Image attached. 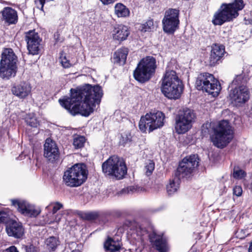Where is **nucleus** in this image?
Returning a JSON list of instances; mask_svg holds the SVG:
<instances>
[{
	"instance_id": "1",
	"label": "nucleus",
	"mask_w": 252,
	"mask_h": 252,
	"mask_svg": "<svg viewBox=\"0 0 252 252\" xmlns=\"http://www.w3.org/2000/svg\"><path fill=\"white\" fill-rule=\"evenodd\" d=\"M71 96L65 99L59 100L60 104L73 115L79 114L87 117L99 104L103 93L99 85L87 84L80 89H71Z\"/></svg>"
},
{
	"instance_id": "2",
	"label": "nucleus",
	"mask_w": 252,
	"mask_h": 252,
	"mask_svg": "<svg viewBox=\"0 0 252 252\" xmlns=\"http://www.w3.org/2000/svg\"><path fill=\"white\" fill-rule=\"evenodd\" d=\"M184 86L176 72L167 71L162 79L161 91L164 95L169 99L179 98L183 93Z\"/></svg>"
},
{
	"instance_id": "3",
	"label": "nucleus",
	"mask_w": 252,
	"mask_h": 252,
	"mask_svg": "<svg viewBox=\"0 0 252 252\" xmlns=\"http://www.w3.org/2000/svg\"><path fill=\"white\" fill-rule=\"evenodd\" d=\"M244 6L243 0H233L231 3H222L214 15L213 23L221 25L225 22L232 21L239 15L238 11Z\"/></svg>"
},
{
	"instance_id": "4",
	"label": "nucleus",
	"mask_w": 252,
	"mask_h": 252,
	"mask_svg": "<svg viewBox=\"0 0 252 252\" xmlns=\"http://www.w3.org/2000/svg\"><path fill=\"white\" fill-rule=\"evenodd\" d=\"M88 176V171L83 163H77L64 172L63 177L64 184L69 187H77L83 184Z\"/></svg>"
},
{
	"instance_id": "5",
	"label": "nucleus",
	"mask_w": 252,
	"mask_h": 252,
	"mask_svg": "<svg viewBox=\"0 0 252 252\" xmlns=\"http://www.w3.org/2000/svg\"><path fill=\"white\" fill-rule=\"evenodd\" d=\"M247 79L243 75H237L232 82V85L235 86L229 93L232 102L236 105H241L250 98V92L246 85Z\"/></svg>"
},
{
	"instance_id": "6",
	"label": "nucleus",
	"mask_w": 252,
	"mask_h": 252,
	"mask_svg": "<svg viewBox=\"0 0 252 252\" xmlns=\"http://www.w3.org/2000/svg\"><path fill=\"white\" fill-rule=\"evenodd\" d=\"M18 58L11 48H5L1 54L0 62V77L8 79L14 77L17 70Z\"/></svg>"
},
{
	"instance_id": "7",
	"label": "nucleus",
	"mask_w": 252,
	"mask_h": 252,
	"mask_svg": "<svg viewBox=\"0 0 252 252\" xmlns=\"http://www.w3.org/2000/svg\"><path fill=\"white\" fill-rule=\"evenodd\" d=\"M233 137V131L228 121L223 120L219 123L214 129L212 136L213 144L218 148H223L231 141Z\"/></svg>"
},
{
	"instance_id": "8",
	"label": "nucleus",
	"mask_w": 252,
	"mask_h": 252,
	"mask_svg": "<svg viewBox=\"0 0 252 252\" xmlns=\"http://www.w3.org/2000/svg\"><path fill=\"white\" fill-rule=\"evenodd\" d=\"M156 61L153 57H147L141 60L133 72L134 78L140 83L148 81L155 72Z\"/></svg>"
},
{
	"instance_id": "9",
	"label": "nucleus",
	"mask_w": 252,
	"mask_h": 252,
	"mask_svg": "<svg viewBox=\"0 0 252 252\" xmlns=\"http://www.w3.org/2000/svg\"><path fill=\"white\" fill-rule=\"evenodd\" d=\"M102 170L106 175L114 176L118 179H122L127 172L125 162L115 156L103 163Z\"/></svg>"
},
{
	"instance_id": "10",
	"label": "nucleus",
	"mask_w": 252,
	"mask_h": 252,
	"mask_svg": "<svg viewBox=\"0 0 252 252\" xmlns=\"http://www.w3.org/2000/svg\"><path fill=\"white\" fill-rule=\"evenodd\" d=\"M197 90H202L212 95L214 97L218 95L220 89V85L212 74L208 73H200L196 81Z\"/></svg>"
},
{
	"instance_id": "11",
	"label": "nucleus",
	"mask_w": 252,
	"mask_h": 252,
	"mask_svg": "<svg viewBox=\"0 0 252 252\" xmlns=\"http://www.w3.org/2000/svg\"><path fill=\"white\" fill-rule=\"evenodd\" d=\"M196 115L194 111L189 108L180 109L176 117L175 129L177 133H184L190 129Z\"/></svg>"
},
{
	"instance_id": "12",
	"label": "nucleus",
	"mask_w": 252,
	"mask_h": 252,
	"mask_svg": "<svg viewBox=\"0 0 252 252\" xmlns=\"http://www.w3.org/2000/svg\"><path fill=\"white\" fill-rule=\"evenodd\" d=\"M164 115L160 111L147 113L144 117H142L139 123L140 129L143 132L148 128L149 131L159 128L163 125Z\"/></svg>"
},
{
	"instance_id": "13",
	"label": "nucleus",
	"mask_w": 252,
	"mask_h": 252,
	"mask_svg": "<svg viewBox=\"0 0 252 252\" xmlns=\"http://www.w3.org/2000/svg\"><path fill=\"white\" fill-rule=\"evenodd\" d=\"M199 158L197 155H192L184 158L177 168L175 176L179 178L189 177L198 165Z\"/></svg>"
},
{
	"instance_id": "14",
	"label": "nucleus",
	"mask_w": 252,
	"mask_h": 252,
	"mask_svg": "<svg viewBox=\"0 0 252 252\" xmlns=\"http://www.w3.org/2000/svg\"><path fill=\"white\" fill-rule=\"evenodd\" d=\"M179 10L177 9H169L165 12L162 20L163 30L168 34H172L178 29L180 21Z\"/></svg>"
},
{
	"instance_id": "15",
	"label": "nucleus",
	"mask_w": 252,
	"mask_h": 252,
	"mask_svg": "<svg viewBox=\"0 0 252 252\" xmlns=\"http://www.w3.org/2000/svg\"><path fill=\"white\" fill-rule=\"evenodd\" d=\"M25 40L29 53L34 55L39 53L41 39L34 30L29 31L26 33Z\"/></svg>"
},
{
	"instance_id": "16",
	"label": "nucleus",
	"mask_w": 252,
	"mask_h": 252,
	"mask_svg": "<svg viewBox=\"0 0 252 252\" xmlns=\"http://www.w3.org/2000/svg\"><path fill=\"white\" fill-rule=\"evenodd\" d=\"M149 238L153 247L158 252H168L169 251L167 240L162 235H158L153 231L149 234Z\"/></svg>"
},
{
	"instance_id": "17",
	"label": "nucleus",
	"mask_w": 252,
	"mask_h": 252,
	"mask_svg": "<svg viewBox=\"0 0 252 252\" xmlns=\"http://www.w3.org/2000/svg\"><path fill=\"white\" fill-rule=\"evenodd\" d=\"M12 205L17 207L21 214L30 217H36L40 214V211L25 201L12 200Z\"/></svg>"
},
{
	"instance_id": "18",
	"label": "nucleus",
	"mask_w": 252,
	"mask_h": 252,
	"mask_svg": "<svg viewBox=\"0 0 252 252\" xmlns=\"http://www.w3.org/2000/svg\"><path fill=\"white\" fill-rule=\"evenodd\" d=\"M44 156L49 160L54 162L58 159L59 151L56 143L47 139L44 145Z\"/></svg>"
},
{
	"instance_id": "19",
	"label": "nucleus",
	"mask_w": 252,
	"mask_h": 252,
	"mask_svg": "<svg viewBox=\"0 0 252 252\" xmlns=\"http://www.w3.org/2000/svg\"><path fill=\"white\" fill-rule=\"evenodd\" d=\"M6 231L9 236L21 238L24 234V228L22 223L15 220L9 222L6 226Z\"/></svg>"
},
{
	"instance_id": "20",
	"label": "nucleus",
	"mask_w": 252,
	"mask_h": 252,
	"mask_svg": "<svg viewBox=\"0 0 252 252\" xmlns=\"http://www.w3.org/2000/svg\"><path fill=\"white\" fill-rule=\"evenodd\" d=\"M225 53V48L222 45L214 44L212 46V50L209 60L210 66H214L218 63L219 61L223 57Z\"/></svg>"
},
{
	"instance_id": "21",
	"label": "nucleus",
	"mask_w": 252,
	"mask_h": 252,
	"mask_svg": "<svg viewBox=\"0 0 252 252\" xmlns=\"http://www.w3.org/2000/svg\"><path fill=\"white\" fill-rule=\"evenodd\" d=\"M32 87L31 85L26 82L13 86L11 89L12 94L19 98L24 99L31 94Z\"/></svg>"
},
{
	"instance_id": "22",
	"label": "nucleus",
	"mask_w": 252,
	"mask_h": 252,
	"mask_svg": "<svg viewBox=\"0 0 252 252\" xmlns=\"http://www.w3.org/2000/svg\"><path fill=\"white\" fill-rule=\"evenodd\" d=\"M129 31L127 27L123 25H118L114 27L112 32L114 39L119 41L126 40L128 35Z\"/></svg>"
},
{
	"instance_id": "23",
	"label": "nucleus",
	"mask_w": 252,
	"mask_h": 252,
	"mask_svg": "<svg viewBox=\"0 0 252 252\" xmlns=\"http://www.w3.org/2000/svg\"><path fill=\"white\" fill-rule=\"evenodd\" d=\"M2 20L9 24H14L18 20L17 13L16 10L11 7H4L1 11Z\"/></svg>"
},
{
	"instance_id": "24",
	"label": "nucleus",
	"mask_w": 252,
	"mask_h": 252,
	"mask_svg": "<svg viewBox=\"0 0 252 252\" xmlns=\"http://www.w3.org/2000/svg\"><path fill=\"white\" fill-rule=\"evenodd\" d=\"M128 54V49L126 48H123L117 50L114 54V62L121 65L125 63Z\"/></svg>"
},
{
	"instance_id": "25",
	"label": "nucleus",
	"mask_w": 252,
	"mask_h": 252,
	"mask_svg": "<svg viewBox=\"0 0 252 252\" xmlns=\"http://www.w3.org/2000/svg\"><path fill=\"white\" fill-rule=\"evenodd\" d=\"M104 247L107 252H118L121 248L120 242L111 238H109L105 242Z\"/></svg>"
},
{
	"instance_id": "26",
	"label": "nucleus",
	"mask_w": 252,
	"mask_h": 252,
	"mask_svg": "<svg viewBox=\"0 0 252 252\" xmlns=\"http://www.w3.org/2000/svg\"><path fill=\"white\" fill-rule=\"evenodd\" d=\"M180 179L175 176L173 179L170 181L169 184L166 187L167 191L169 195L174 193L179 189Z\"/></svg>"
},
{
	"instance_id": "27",
	"label": "nucleus",
	"mask_w": 252,
	"mask_h": 252,
	"mask_svg": "<svg viewBox=\"0 0 252 252\" xmlns=\"http://www.w3.org/2000/svg\"><path fill=\"white\" fill-rule=\"evenodd\" d=\"M115 13L119 17H126L129 15V11L123 4L118 3L115 6Z\"/></svg>"
},
{
	"instance_id": "28",
	"label": "nucleus",
	"mask_w": 252,
	"mask_h": 252,
	"mask_svg": "<svg viewBox=\"0 0 252 252\" xmlns=\"http://www.w3.org/2000/svg\"><path fill=\"white\" fill-rule=\"evenodd\" d=\"M45 244L49 249L54 251L60 245V241L57 237L51 236L46 240Z\"/></svg>"
},
{
	"instance_id": "29",
	"label": "nucleus",
	"mask_w": 252,
	"mask_h": 252,
	"mask_svg": "<svg viewBox=\"0 0 252 252\" xmlns=\"http://www.w3.org/2000/svg\"><path fill=\"white\" fill-rule=\"evenodd\" d=\"M25 121L29 126L36 127L39 125V122L33 113H29L25 118Z\"/></svg>"
},
{
	"instance_id": "30",
	"label": "nucleus",
	"mask_w": 252,
	"mask_h": 252,
	"mask_svg": "<svg viewBox=\"0 0 252 252\" xmlns=\"http://www.w3.org/2000/svg\"><path fill=\"white\" fill-rule=\"evenodd\" d=\"M154 28V22L152 19L148 20L140 26V30L143 32H150Z\"/></svg>"
},
{
	"instance_id": "31",
	"label": "nucleus",
	"mask_w": 252,
	"mask_h": 252,
	"mask_svg": "<svg viewBox=\"0 0 252 252\" xmlns=\"http://www.w3.org/2000/svg\"><path fill=\"white\" fill-rule=\"evenodd\" d=\"M131 138L132 136L131 133L129 132H125L122 134L120 143L121 145L125 146L126 144L131 141Z\"/></svg>"
},
{
	"instance_id": "32",
	"label": "nucleus",
	"mask_w": 252,
	"mask_h": 252,
	"mask_svg": "<svg viewBox=\"0 0 252 252\" xmlns=\"http://www.w3.org/2000/svg\"><path fill=\"white\" fill-rule=\"evenodd\" d=\"M155 169V163L153 161L149 160L145 165V174L147 176L151 175Z\"/></svg>"
},
{
	"instance_id": "33",
	"label": "nucleus",
	"mask_w": 252,
	"mask_h": 252,
	"mask_svg": "<svg viewBox=\"0 0 252 252\" xmlns=\"http://www.w3.org/2000/svg\"><path fill=\"white\" fill-rule=\"evenodd\" d=\"M85 138L83 136H77L73 140V146L75 148H81L83 147Z\"/></svg>"
},
{
	"instance_id": "34",
	"label": "nucleus",
	"mask_w": 252,
	"mask_h": 252,
	"mask_svg": "<svg viewBox=\"0 0 252 252\" xmlns=\"http://www.w3.org/2000/svg\"><path fill=\"white\" fill-rule=\"evenodd\" d=\"M246 175L245 172L242 169L235 168L233 171V176L234 178L240 179Z\"/></svg>"
},
{
	"instance_id": "35",
	"label": "nucleus",
	"mask_w": 252,
	"mask_h": 252,
	"mask_svg": "<svg viewBox=\"0 0 252 252\" xmlns=\"http://www.w3.org/2000/svg\"><path fill=\"white\" fill-rule=\"evenodd\" d=\"M60 61L62 65L64 68H68L70 66L69 61L66 59V56L63 54H62L60 56Z\"/></svg>"
},
{
	"instance_id": "36",
	"label": "nucleus",
	"mask_w": 252,
	"mask_h": 252,
	"mask_svg": "<svg viewBox=\"0 0 252 252\" xmlns=\"http://www.w3.org/2000/svg\"><path fill=\"white\" fill-rule=\"evenodd\" d=\"M22 248L25 252H37L36 247L32 244L29 245H23Z\"/></svg>"
},
{
	"instance_id": "37",
	"label": "nucleus",
	"mask_w": 252,
	"mask_h": 252,
	"mask_svg": "<svg viewBox=\"0 0 252 252\" xmlns=\"http://www.w3.org/2000/svg\"><path fill=\"white\" fill-rule=\"evenodd\" d=\"M9 215L4 211H0V222H6L8 220Z\"/></svg>"
},
{
	"instance_id": "38",
	"label": "nucleus",
	"mask_w": 252,
	"mask_h": 252,
	"mask_svg": "<svg viewBox=\"0 0 252 252\" xmlns=\"http://www.w3.org/2000/svg\"><path fill=\"white\" fill-rule=\"evenodd\" d=\"M138 187L137 186H129L127 187L126 189H123V192L124 193H133L137 190Z\"/></svg>"
},
{
	"instance_id": "39",
	"label": "nucleus",
	"mask_w": 252,
	"mask_h": 252,
	"mask_svg": "<svg viewBox=\"0 0 252 252\" xmlns=\"http://www.w3.org/2000/svg\"><path fill=\"white\" fill-rule=\"evenodd\" d=\"M242 189L240 186H236L233 189V194L237 196H240L242 193Z\"/></svg>"
},
{
	"instance_id": "40",
	"label": "nucleus",
	"mask_w": 252,
	"mask_h": 252,
	"mask_svg": "<svg viewBox=\"0 0 252 252\" xmlns=\"http://www.w3.org/2000/svg\"><path fill=\"white\" fill-rule=\"evenodd\" d=\"M98 217L96 213H89L86 214V219L88 220H94L96 219Z\"/></svg>"
},
{
	"instance_id": "41",
	"label": "nucleus",
	"mask_w": 252,
	"mask_h": 252,
	"mask_svg": "<svg viewBox=\"0 0 252 252\" xmlns=\"http://www.w3.org/2000/svg\"><path fill=\"white\" fill-rule=\"evenodd\" d=\"M63 205L61 203L59 202H56L53 207V214H55L58 210L63 208Z\"/></svg>"
},
{
	"instance_id": "42",
	"label": "nucleus",
	"mask_w": 252,
	"mask_h": 252,
	"mask_svg": "<svg viewBox=\"0 0 252 252\" xmlns=\"http://www.w3.org/2000/svg\"><path fill=\"white\" fill-rule=\"evenodd\" d=\"M5 252H19L17 248L14 246H11L5 250Z\"/></svg>"
},
{
	"instance_id": "43",
	"label": "nucleus",
	"mask_w": 252,
	"mask_h": 252,
	"mask_svg": "<svg viewBox=\"0 0 252 252\" xmlns=\"http://www.w3.org/2000/svg\"><path fill=\"white\" fill-rule=\"evenodd\" d=\"M100 1L104 4V5H108L110 4L113 3L115 0H100Z\"/></svg>"
},
{
	"instance_id": "44",
	"label": "nucleus",
	"mask_w": 252,
	"mask_h": 252,
	"mask_svg": "<svg viewBox=\"0 0 252 252\" xmlns=\"http://www.w3.org/2000/svg\"><path fill=\"white\" fill-rule=\"evenodd\" d=\"M61 219V216L57 215L55 218L56 221L59 222L60 221Z\"/></svg>"
},
{
	"instance_id": "45",
	"label": "nucleus",
	"mask_w": 252,
	"mask_h": 252,
	"mask_svg": "<svg viewBox=\"0 0 252 252\" xmlns=\"http://www.w3.org/2000/svg\"><path fill=\"white\" fill-rule=\"evenodd\" d=\"M249 252H252V242L250 243L249 248Z\"/></svg>"
},
{
	"instance_id": "46",
	"label": "nucleus",
	"mask_w": 252,
	"mask_h": 252,
	"mask_svg": "<svg viewBox=\"0 0 252 252\" xmlns=\"http://www.w3.org/2000/svg\"><path fill=\"white\" fill-rule=\"evenodd\" d=\"M72 252H80L78 250H75L72 251Z\"/></svg>"
},
{
	"instance_id": "47",
	"label": "nucleus",
	"mask_w": 252,
	"mask_h": 252,
	"mask_svg": "<svg viewBox=\"0 0 252 252\" xmlns=\"http://www.w3.org/2000/svg\"><path fill=\"white\" fill-rule=\"evenodd\" d=\"M150 2H154L155 0H148Z\"/></svg>"
}]
</instances>
